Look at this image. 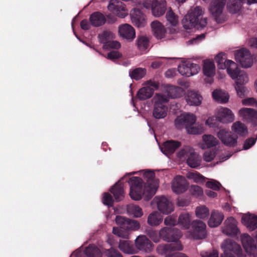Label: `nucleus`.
Listing matches in <instances>:
<instances>
[{"label": "nucleus", "instance_id": "f257e3e1", "mask_svg": "<svg viewBox=\"0 0 257 257\" xmlns=\"http://www.w3.org/2000/svg\"><path fill=\"white\" fill-rule=\"evenodd\" d=\"M144 176L148 178V185L145 186L143 189L142 179L138 177H132L130 178L128 183L130 185V195L135 200H140L142 196L144 195L146 200H149L155 194L157 186L156 184H152V182L155 177V173L153 171H149L145 173Z\"/></svg>", "mask_w": 257, "mask_h": 257}, {"label": "nucleus", "instance_id": "f03ea898", "mask_svg": "<svg viewBox=\"0 0 257 257\" xmlns=\"http://www.w3.org/2000/svg\"><path fill=\"white\" fill-rule=\"evenodd\" d=\"M115 221L118 227H113L112 233L123 238L128 239L129 238L128 232L138 230L141 226L138 221L120 215L116 216Z\"/></svg>", "mask_w": 257, "mask_h": 257}, {"label": "nucleus", "instance_id": "7ed1b4c3", "mask_svg": "<svg viewBox=\"0 0 257 257\" xmlns=\"http://www.w3.org/2000/svg\"><path fill=\"white\" fill-rule=\"evenodd\" d=\"M203 11L201 7L196 6L192 8L190 12L186 15L182 21L183 27L185 29L196 28L197 29H203L207 24L206 18H202Z\"/></svg>", "mask_w": 257, "mask_h": 257}, {"label": "nucleus", "instance_id": "20e7f679", "mask_svg": "<svg viewBox=\"0 0 257 257\" xmlns=\"http://www.w3.org/2000/svg\"><path fill=\"white\" fill-rule=\"evenodd\" d=\"M196 118L191 113H184L178 116L175 120V125L178 128L185 127L189 134L196 135L201 133V128L195 126Z\"/></svg>", "mask_w": 257, "mask_h": 257}, {"label": "nucleus", "instance_id": "39448f33", "mask_svg": "<svg viewBox=\"0 0 257 257\" xmlns=\"http://www.w3.org/2000/svg\"><path fill=\"white\" fill-rule=\"evenodd\" d=\"M153 99V116L157 119L164 118L167 116L168 110L167 106L169 101L168 97L163 94L156 93Z\"/></svg>", "mask_w": 257, "mask_h": 257}, {"label": "nucleus", "instance_id": "423d86ee", "mask_svg": "<svg viewBox=\"0 0 257 257\" xmlns=\"http://www.w3.org/2000/svg\"><path fill=\"white\" fill-rule=\"evenodd\" d=\"M221 247L224 252L221 257H235L234 254L238 257L244 256L240 245L231 239L225 240L222 243Z\"/></svg>", "mask_w": 257, "mask_h": 257}, {"label": "nucleus", "instance_id": "0eeeda50", "mask_svg": "<svg viewBox=\"0 0 257 257\" xmlns=\"http://www.w3.org/2000/svg\"><path fill=\"white\" fill-rule=\"evenodd\" d=\"M226 3V0H212L211 3L210 12L218 23L224 21L222 13Z\"/></svg>", "mask_w": 257, "mask_h": 257}, {"label": "nucleus", "instance_id": "6e6552de", "mask_svg": "<svg viewBox=\"0 0 257 257\" xmlns=\"http://www.w3.org/2000/svg\"><path fill=\"white\" fill-rule=\"evenodd\" d=\"M227 73L230 77L235 80L236 85H244L248 81V75L244 71L239 70L235 63H232Z\"/></svg>", "mask_w": 257, "mask_h": 257}, {"label": "nucleus", "instance_id": "1a4fd4ad", "mask_svg": "<svg viewBox=\"0 0 257 257\" xmlns=\"http://www.w3.org/2000/svg\"><path fill=\"white\" fill-rule=\"evenodd\" d=\"M221 142L228 147H234L237 145V136L226 129H221L217 134Z\"/></svg>", "mask_w": 257, "mask_h": 257}, {"label": "nucleus", "instance_id": "9d476101", "mask_svg": "<svg viewBox=\"0 0 257 257\" xmlns=\"http://www.w3.org/2000/svg\"><path fill=\"white\" fill-rule=\"evenodd\" d=\"M160 236L164 241L170 242L179 240L182 236L180 230L176 228L164 227L160 229Z\"/></svg>", "mask_w": 257, "mask_h": 257}, {"label": "nucleus", "instance_id": "9b49d317", "mask_svg": "<svg viewBox=\"0 0 257 257\" xmlns=\"http://www.w3.org/2000/svg\"><path fill=\"white\" fill-rule=\"evenodd\" d=\"M235 59L244 68H249L253 64V60L249 51L245 49L237 51L235 53Z\"/></svg>", "mask_w": 257, "mask_h": 257}, {"label": "nucleus", "instance_id": "f8f14e48", "mask_svg": "<svg viewBox=\"0 0 257 257\" xmlns=\"http://www.w3.org/2000/svg\"><path fill=\"white\" fill-rule=\"evenodd\" d=\"M135 247L137 250L148 253L152 251L153 244L146 235H140L135 240Z\"/></svg>", "mask_w": 257, "mask_h": 257}, {"label": "nucleus", "instance_id": "ddd939ff", "mask_svg": "<svg viewBox=\"0 0 257 257\" xmlns=\"http://www.w3.org/2000/svg\"><path fill=\"white\" fill-rule=\"evenodd\" d=\"M154 201L157 204L158 210L163 214H168L174 210L172 202L165 196L156 197Z\"/></svg>", "mask_w": 257, "mask_h": 257}, {"label": "nucleus", "instance_id": "4468645a", "mask_svg": "<svg viewBox=\"0 0 257 257\" xmlns=\"http://www.w3.org/2000/svg\"><path fill=\"white\" fill-rule=\"evenodd\" d=\"M242 246L250 257H257V246L253 239L247 234L244 233L241 236Z\"/></svg>", "mask_w": 257, "mask_h": 257}, {"label": "nucleus", "instance_id": "2eb2a0df", "mask_svg": "<svg viewBox=\"0 0 257 257\" xmlns=\"http://www.w3.org/2000/svg\"><path fill=\"white\" fill-rule=\"evenodd\" d=\"M170 242L171 243L169 244L158 245L156 249L157 252L160 254L163 255L171 251L183 249V245L179 239Z\"/></svg>", "mask_w": 257, "mask_h": 257}, {"label": "nucleus", "instance_id": "dca6fc26", "mask_svg": "<svg viewBox=\"0 0 257 257\" xmlns=\"http://www.w3.org/2000/svg\"><path fill=\"white\" fill-rule=\"evenodd\" d=\"M193 232L192 237L195 239H200L206 237V224L202 221L196 220L192 222Z\"/></svg>", "mask_w": 257, "mask_h": 257}, {"label": "nucleus", "instance_id": "f3484780", "mask_svg": "<svg viewBox=\"0 0 257 257\" xmlns=\"http://www.w3.org/2000/svg\"><path fill=\"white\" fill-rule=\"evenodd\" d=\"M224 226L222 228V232L228 236H235L238 232L237 227V221L232 217L227 218L224 222Z\"/></svg>", "mask_w": 257, "mask_h": 257}, {"label": "nucleus", "instance_id": "a211bd4d", "mask_svg": "<svg viewBox=\"0 0 257 257\" xmlns=\"http://www.w3.org/2000/svg\"><path fill=\"white\" fill-rule=\"evenodd\" d=\"M188 187L186 179L182 176H178L174 178L172 182V189L176 194H180L185 192Z\"/></svg>", "mask_w": 257, "mask_h": 257}, {"label": "nucleus", "instance_id": "6ab92c4d", "mask_svg": "<svg viewBox=\"0 0 257 257\" xmlns=\"http://www.w3.org/2000/svg\"><path fill=\"white\" fill-rule=\"evenodd\" d=\"M217 120L223 123H230L234 120V115L231 110L228 108L221 107L219 108L216 114Z\"/></svg>", "mask_w": 257, "mask_h": 257}, {"label": "nucleus", "instance_id": "aec40b11", "mask_svg": "<svg viewBox=\"0 0 257 257\" xmlns=\"http://www.w3.org/2000/svg\"><path fill=\"white\" fill-rule=\"evenodd\" d=\"M120 36L127 41H132L136 37L135 29L130 24H124L118 27Z\"/></svg>", "mask_w": 257, "mask_h": 257}, {"label": "nucleus", "instance_id": "412c9836", "mask_svg": "<svg viewBox=\"0 0 257 257\" xmlns=\"http://www.w3.org/2000/svg\"><path fill=\"white\" fill-rule=\"evenodd\" d=\"M181 145V143L179 141L168 140L163 143L160 149L163 154L168 156L174 153Z\"/></svg>", "mask_w": 257, "mask_h": 257}, {"label": "nucleus", "instance_id": "4be33fe9", "mask_svg": "<svg viewBox=\"0 0 257 257\" xmlns=\"http://www.w3.org/2000/svg\"><path fill=\"white\" fill-rule=\"evenodd\" d=\"M240 115L247 122L257 123V111L250 108H242L239 111Z\"/></svg>", "mask_w": 257, "mask_h": 257}, {"label": "nucleus", "instance_id": "5701e85b", "mask_svg": "<svg viewBox=\"0 0 257 257\" xmlns=\"http://www.w3.org/2000/svg\"><path fill=\"white\" fill-rule=\"evenodd\" d=\"M166 11L165 0H153L152 12L154 16L159 17L164 14Z\"/></svg>", "mask_w": 257, "mask_h": 257}, {"label": "nucleus", "instance_id": "b1692460", "mask_svg": "<svg viewBox=\"0 0 257 257\" xmlns=\"http://www.w3.org/2000/svg\"><path fill=\"white\" fill-rule=\"evenodd\" d=\"M131 17L133 23L138 27H144L146 22L145 16L141 11L137 9H134L131 12Z\"/></svg>", "mask_w": 257, "mask_h": 257}, {"label": "nucleus", "instance_id": "393cba45", "mask_svg": "<svg viewBox=\"0 0 257 257\" xmlns=\"http://www.w3.org/2000/svg\"><path fill=\"white\" fill-rule=\"evenodd\" d=\"M187 103L192 106H198L201 103L202 96L193 90H188L185 96Z\"/></svg>", "mask_w": 257, "mask_h": 257}, {"label": "nucleus", "instance_id": "a878e982", "mask_svg": "<svg viewBox=\"0 0 257 257\" xmlns=\"http://www.w3.org/2000/svg\"><path fill=\"white\" fill-rule=\"evenodd\" d=\"M224 219V215L217 210H213L211 211L210 217L208 221L209 226L215 227L219 226Z\"/></svg>", "mask_w": 257, "mask_h": 257}, {"label": "nucleus", "instance_id": "bb28decb", "mask_svg": "<svg viewBox=\"0 0 257 257\" xmlns=\"http://www.w3.org/2000/svg\"><path fill=\"white\" fill-rule=\"evenodd\" d=\"M118 248L121 251L125 254H133L138 252L133 243L128 240H120L118 244Z\"/></svg>", "mask_w": 257, "mask_h": 257}, {"label": "nucleus", "instance_id": "cd10ccee", "mask_svg": "<svg viewBox=\"0 0 257 257\" xmlns=\"http://www.w3.org/2000/svg\"><path fill=\"white\" fill-rule=\"evenodd\" d=\"M224 53H220L218 54L214 58L215 61L217 64V67L219 69H226L227 72H228V70L231 68L232 63H235L232 60H225V58L223 57Z\"/></svg>", "mask_w": 257, "mask_h": 257}, {"label": "nucleus", "instance_id": "c85d7f7f", "mask_svg": "<svg viewBox=\"0 0 257 257\" xmlns=\"http://www.w3.org/2000/svg\"><path fill=\"white\" fill-rule=\"evenodd\" d=\"M91 25L94 27H98L103 25L106 22L104 16L100 12L93 13L89 17Z\"/></svg>", "mask_w": 257, "mask_h": 257}, {"label": "nucleus", "instance_id": "c756f323", "mask_svg": "<svg viewBox=\"0 0 257 257\" xmlns=\"http://www.w3.org/2000/svg\"><path fill=\"white\" fill-rule=\"evenodd\" d=\"M154 35L158 39L164 38L166 34V29L164 26L158 21H154L151 23Z\"/></svg>", "mask_w": 257, "mask_h": 257}, {"label": "nucleus", "instance_id": "7c9ffc66", "mask_svg": "<svg viewBox=\"0 0 257 257\" xmlns=\"http://www.w3.org/2000/svg\"><path fill=\"white\" fill-rule=\"evenodd\" d=\"M110 192L113 194L116 201H120L124 198V191L122 185L120 181H118L111 188Z\"/></svg>", "mask_w": 257, "mask_h": 257}, {"label": "nucleus", "instance_id": "2f4dec72", "mask_svg": "<svg viewBox=\"0 0 257 257\" xmlns=\"http://www.w3.org/2000/svg\"><path fill=\"white\" fill-rule=\"evenodd\" d=\"M201 161V157L194 150L190 152V154L187 159L188 165L193 168L199 167L200 165Z\"/></svg>", "mask_w": 257, "mask_h": 257}, {"label": "nucleus", "instance_id": "473e14b6", "mask_svg": "<svg viewBox=\"0 0 257 257\" xmlns=\"http://www.w3.org/2000/svg\"><path fill=\"white\" fill-rule=\"evenodd\" d=\"M202 140L201 148L203 149L216 146L218 143V140L211 135H203Z\"/></svg>", "mask_w": 257, "mask_h": 257}, {"label": "nucleus", "instance_id": "72a5a7b5", "mask_svg": "<svg viewBox=\"0 0 257 257\" xmlns=\"http://www.w3.org/2000/svg\"><path fill=\"white\" fill-rule=\"evenodd\" d=\"M243 0H228L227 9L229 13L236 14L239 12L242 6Z\"/></svg>", "mask_w": 257, "mask_h": 257}, {"label": "nucleus", "instance_id": "f704fd0d", "mask_svg": "<svg viewBox=\"0 0 257 257\" xmlns=\"http://www.w3.org/2000/svg\"><path fill=\"white\" fill-rule=\"evenodd\" d=\"M242 222L249 230H253L257 228V216L252 215L244 216Z\"/></svg>", "mask_w": 257, "mask_h": 257}, {"label": "nucleus", "instance_id": "c9c22d12", "mask_svg": "<svg viewBox=\"0 0 257 257\" xmlns=\"http://www.w3.org/2000/svg\"><path fill=\"white\" fill-rule=\"evenodd\" d=\"M212 97L216 101L225 103L228 101L229 96L225 91L216 89L213 91Z\"/></svg>", "mask_w": 257, "mask_h": 257}, {"label": "nucleus", "instance_id": "e433bc0d", "mask_svg": "<svg viewBox=\"0 0 257 257\" xmlns=\"http://www.w3.org/2000/svg\"><path fill=\"white\" fill-rule=\"evenodd\" d=\"M191 223V217L188 213L184 212L181 213L177 221L178 224L182 228L187 229L189 228Z\"/></svg>", "mask_w": 257, "mask_h": 257}, {"label": "nucleus", "instance_id": "4c0bfd02", "mask_svg": "<svg viewBox=\"0 0 257 257\" xmlns=\"http://www.w3.org/2000/svg\"><path fill=\"white\" fill-rule=\"evenodd\" d=\"M154 91V89L149 86L144 87L138 91L137 96L140 100H145L151 98Z\"/></svg>", "mask_w": 257, "mask_h": 257}, {"label": "nucleus", "instance_id": "58836bf2", "mask_svg": "<svg viewBox=\"0 0 257 257\" xmlns=\"http://www.w3.org/2000/svg\"><path fill=\"white\" fill-rule=\"evenodd\" d=\"M163 220V218L157 211H154L150 214L148 217L147 222L152 226L159 225Z\"/></svg>", "mask_w": 257, "mask_h": 257}, {"label": "nucleus", "instance_id": "ea45409f", "mask_svg": "<svg viewBox=\"0 0 257 257\" xmlns=\"http://www.w3.org/2000/svg\"><path fill=\"white\" fill-rule=\"evenodd\" d=\"M166 91L168 96L172 98L180 97L184 92V90L182 88L175 86L168 87Z\"/></svg>", "mask_w": 257, "mask_h": 257}, {"label": "nucleus", "instance_id": "a19ab883", "mask_svg": "<svg viewBox=\"0 0 257 257\" xmlns=\"http://www.w3.org/2000/svg\"><path fill=\"white\" fill-rule=\"evenodd\" d=\"M114 38V34L109 30H105L98 35L99 42L103 44V46Z\"/></svg>", "mask_w": 257, "mask_h": 257}, {"label": "nucleus", "instance_id": "79ce46f5", "mask_svg": "<svg viewBox=\"0 0 257 257\" xmlns=\"http://www.w3.org/2000/svg\"><path fill=\"white\" fill-rule=\"evenodd\" d=\"M109 10H113L115 11L116 15L121 18H124L127 15V13L124 7L122 6V3L120 5L118 3V5H115L113 4H109L108 6Z\"/></svg>", "mask_w": 257, "mask_h": 257}, {"label": "nucleus", "instance_id": "37998d69", "mask_svg": "<svg viewBox=\"0 0 257 257\" xmlns=\"http://www.w3.org/2000/svg\"><path fill=\"white\" fill-rule=\"evenodd\" d=\"M215 67L214 63L210 60H205L204 62L203 73L208 77H212L215 74Z\"/></svg>", "mask_w": 257, "mask_h": 257}, {"label": "nucleus", "instance_id": "c03bdc74", "mask_svg": "<svg viewBox=\"0 0 257 257\" xmlns=\"http://www.w3.org/2000/svg\"><path fill=\"white\" fill-rule=\"evenodd\" d=\"M232 130L237 135L243 136L247 133L246 126L240 121H236L232 125Z\"/></svg>", "mask_w": 257, "mask_h": 257}, {"label": "nucleus", "instance_id": "a18cd8bd", "mask_svg": "<svg viewBox=\"0 0 257 257\" xmlns=\"http://www.w3.org/2000/svg\"><path fill=\"white\" fill-rule=\"evenodd\" d=\"M84 253L88 257H102L99 249L93 244L89 245L84 250Z\"/></svg>", "mask_w": 257, "mask_h": 257}, {"label": "nucleus", "instance_id": "49530a36", "mask_svg": "<svg viewBox=\"0 0 257 257\" xmlns=\"http://www.w3.org/2000/svg\"><path fill=\"white\" fill-rule=\"evenodd\" d=\"M146 69L139 67L130 71L129 75L132 79L139 80L145 76L146 74Z\"/></svg>", "mask_w": 257, "mask_h": 257}, {"label": "nucleus", "instance_id": "de8ad7c7", "mask_svg": "<svg viewBox=\"0 0 257 257\" xmlns=\"http://www.w3.org/2000/svg\"><path fill=\"white\" fill-rule=\"evenodd\" d=\"M149 40L145 36H139L137 41V45L139 49L144 51L149 47Z\"/></svg>", "mask_w": 257, "mask_h": 257}, {"label": "nucleus", "instance_id": "09e8293b", "mask_svg": "<svg viewBox=\"0 0 257 257\" xmlns=\"http://www.w3.org/2000/svg\"><path fill=\"white\" fill-rule=\"evenodd\" d=\"M166 19L167 20L168 24L171 26L174 27L178 24V17L172 11L171 9H170L167 12V14L166 15Z\"/></svg>", "mask_w": 257, "mask_h": 257}, {"label": "nucleus", "instance_id": "8fccbe9b", "mask_svg": "<svg viewBox=\"0 0 257 257\" xmlns=\"http://www.w3.org/2000/svg\"><path fill=\"white\" fill-rule=\"evenodd\" d=\"M196 215L197 217L201 219L208 218L209 214V210L205 206L202 205L198 206L196 208Z\"/></svg>", "mask_w": 257, "mask_h": 257}, {"label": "nucleus", "instance_id": "3c124183", "mask_svg": "<svg viewBox=\"0 0 257 257\" xmlns=\"http://www.w3.org/2000/svg\"><path fill=\"white\" fill-rule=\"evenodd\" d=\"M128 213L135 217H140L143 215V211L139 206L131 205L127 209Z\"/></svg>", "mask_w": 257, "mask_h": 257}, {"label": "nucleus", "instance_id": "603ef678", "mask_svg": "<svg viewBox=\"0 0 257 257\" xmlns=\"http://www.w3.org/2000/svg\"><path fill=\"white\" fill-rule=\"evenodd\" d=\"M147 234L155 243L160 241L161 237L160 236V231L159 233L158 231L152 228L148 229L147 231Z\"/></svg>", "mask_w": 257, "mask_h": 257}, {"label": "nucleus", "instance_id": "864d4df0", "mask_svg": "<svg viewBox=\"0 0 257 257\" xmlns=\"http://www.w3.org/2000/svg\"><path fill=\"white\" fill-rule=\"evenodd\" d=\"M189 66H190V62L183 63L179 65L178 67V71L179 73L183 76L188 77L187 73H190V67Z\"/></svg>", "mask_w": 257, "mask_h": 257}, {"label": "nucleus", "instance_id": "5fc2aeb1", "mask_svg": "<svg viewBox=\"0 0 257 257\" xmlns=\"http://www.w3.org/2000/svg\"><path fill=\"white\" fill-rule=\"evenodd\" d=\"M216 154V150L215 149L206 151L203 154V159L207 162H211L214 158Z\"/></svg>", "mask_w": 257, "mask_h": 257}, {"label": "nucleus", "instance_id": "6e6d98bb", "mask_svg": "<svg viewBox=\"0 0 257 257\" xmlns=\"http://www.w3.org/2000/svg\"><path fill=\"white\" fill-rule=\"evenodd\" d=\"M164 224L166 226H175L177 225V216L174 214L167 216L164 219Z\"/></svg>", "mask_w": 257, "mask_h": 257}, {"label": "nucleus", "instance_id": "4d7b16f0", "mask_svg": "<svg viewBox=\"0 0 257 257\" xmlns=\"http://www.w3.org/2000/svg\"><path fill=\"white\" fill-rule=\"evenodd\" d=\"M234 88L235 89L237 95L239 97L242 98L246 94L247 89L246 87L244 86V85H236L235 84Z\"/></svg>", "mask_w": 257, "mask_h": 257}, {"label": "nucleus", "instance_id": "13d9d810", "mask_svg": "<svg viewBox=\"0 0 257 257\" xmlns=\"http://www.w3.org/2000/svg\"><path fill=\"white\" fill-rule=\"evenodd\" d=\"M193 150L189 146H185L181 149L177 153V156L179 158H182L185 157L188 158V156L190 154V152Z\"/></svg>", "mask_w": 257, "mask_h": 257}, {"label": "nucleus", "instance_id": "bf43d9fd", "mask_svg": "<svg viewBox=\"0 0 257 257\" xmlns=\"http://www.w3.org/2000/svg\"><path fill=\"white\" fill-rule=\"evenodd\" d=\"M105 253L107 257H123L117 249L112 247L106 250Z\"/></svg>", "mask_w": 257, "mask_h": 257}, {"label": "nucleus", "instance_id": "052dcab7", "mask_svg": "<svg viewBox=\"0 0 257 257\" xmlns=\"http://www.w3.org/2000/svg\"><path fill=\"white\" fill-rule=\"evenodd\" d=\"M189 66L190 67V73H187V74H188V77L197 74L200 69V66L198 64L193 63L190 62V66Z\"/></svg>", "mask_w": 257, "mask_h": 257}, {"label": "nucleus", "instance_id": "680f3d73", "mask_svg": "<svg viewBox=\"0 0 257 257\" xmlns=\"http://www.w3.org/2000/svg\"><path fill=\"white\" fill-rule=\"evenodd\" d=\"M102 202L104 205H107L108 207L112 206L113 200L111 195L108 193H104L102 198Z\"/></svg>", "mask_w": 257, "mask_h": 257}, {"label": "nucleus", "instance_id": "e2e57ef3", "mask_svg": "<svg viewBox=\"0 0 257 257\" xmlns=\"http://www.w3.org/2000/svg\"><path fill=\"white\" fill-rule=\"evenodd\" d=\"M206 186L208 188L217 191L220 189L221 184L218 182L212 180L211 181H207L206 183Z\"/></svg>", "mask_w": 257, "mask_h": 257}, {"label": "nucleus", "instance_id": "0e129e2a", "mask_svg": "<svg viewBox=\"0 0 257 257\" xmlns=\"http://www.w3.org/2000/svg\"><path fill=\"white\" fill-rule=\"evenodd\" d=\"M191 194L196 196H200L203 194V190L199 186L192 185L190 188Z\"/></svg>", "mask_w": 257, "mask_h": 257}, {"label": "nucleus", "instance_id": "69168bd1", "mask_svg": "<svg viewBox=\"0 0 257 257\" xmlns=\"http://www.w3.org/2000/svg\"><path fill=\"white\" fill-rule=\"evenodd\" d=\"M202 257H219L217 250L213 249L212 250L201 252Z\"/></svg>", "mask_w": 257, "mask_h": 257}, {"label": "nucleus", "instance_id": "338daca9", "mask_svg": "<svg viewBox=\"0 0 257 257\" xmlns=\"http://www.w3.org/2000/svg\"><path fill=\"white\" fill-rule=\"evenodd\" d=\"M121 57V54L117 51H111L107 53L106 58L111 60L118 59Z\"/></svg>", "mask_w": 257, "mask_h": 257}, {"label": "nucleus", "instance_id": "774afa93", "mask_svg": "<svg viewBox=\"0 0 257 257\" xmlns=\"http://www.w3.org/2000/svg\"><path fill=\"white\" fill-rule=\"evenodd\" d=\"M242 102L244 105L255 106L257 107V101L253 97H249L243 99Z\"/></svg>", "mask_w": 257, "mask_h": 257}]
</instances>
